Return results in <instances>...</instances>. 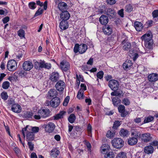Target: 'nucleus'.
Wrapping results in <instances>:
<instances>
[{
	"label": "nucleus",
	"mask_w": 158,
	"mask_h": 158,
	"mask_svg": "<svg viewBox=\"0 0 158 158\" xmlns=\"http://www.w3.org/2000/svg\"><path fill=\"white\" fill-rule=\"evenodd\" d=\"M152 37V33L150 32L143 35L141 38L142 41H144L145 47L149 49H151L152 48L153 41Z\"/></svg>",
	"instance_id": "1"
},
{
	"label": "nucleus",
	"mask_w": 158,
	"mask_h": 158,
	"mask_svg": "<svg viewBox=\"0 0 158 158\" xmlns=\"http://www.w3.org/2000/svg\"><path fill=\"white\" fill-rule=\"evenodd\" d=\"M111 144L114 148L117 149H120L123 146L124 141L121 138H116L112 140Z\"/></svg>",
	"instance_id": "2"
},
{
	"label": "nucleus",
	"mask_w": 158,
	"mask_h": 158,
	"mask_svg": "<svg viewBox=\"0 0 158 158\" xmlns=\"http://www.w3.org/2000/svg\"><path fill=\"white\" fill-rule=\"evenodd\" d=\"M17 68V63L15 60H11L8 61L7 65V68L9 71H13L15 70Z\"/></svg>",
	"instance_id": "3"
},
{
	"label": "nucleus",
	"mask_w": 158,
	"mask_h": 158,
	"mask_svg": "<svg viewBox=\"0 0 158 158\" xmlns=\"http://www.w3.org/2000/svg\"><path fill=\"white\" fill-rule=\"evenodd\" d=\"M108 86L112 90H117L119 86L118 82L115 80H111L109 81Z\"/></svg>",
	"instance_id": "4"
},
{
	"label": "nucleus",
	"mask_w": 158,
	"mask_h": 158,
	"mask_svg": "<svg viewBox=\"0 0 158 158\" xmlns=\"http://www.w3.org/2000/svg\"><path fill=\"white\" fill-rule=\"evenodd\" d=\"M121 45L124 51H129L131 47V44L129 42L127 38L122 41Z\"/></svg>",
	"instance_id": "5"
},
{
	"label": "nucleus",
	"mask_w": 158,
	"mask_h": 158,
	"mask_svg": "<svg viewBox=\"0 0 158 158\" xmlns=\"http://www.w3.org/2000/svg\"><path fill=\"white\" fill-rule=\"evenodd\" d=\"M60 67L62 70L66 72L70 69V65L66 60H63L60 63Z\"/></svg>",
	"instance_id": "6"
},
{
	"label": "nucleus",
	"mask_w": 158,
	"mask_h": 158,
	"mask_svg": "<svg viewBox=\"0 0 158 158\" xmlns=\"http://www.w3.org/2000/svg\"><path fill=\"white\" fill-rule=\"evenodd\" d=\"M50 114V110L48 109H40L38 111V114H40V115L43 118H46L48 117Z\"/></svg>",
	"instance_id": "7"
},
{
	"label": "nucleus",
	"mask_w": 158,
	"mask_h": 158,
	"mask_svg": "<svg viewBox=\"0 0 158 158\" xmlns=\"http://www.w3.org/2000/svg\"><path fill=\"white\" fill-rule=\"evenodd\" d=\"M55 127V126L54 123L50 122L45 125V130L46 132L51 133L54 130Z\"/></svg>",
	"instance_id": "8"
},
{
	"label": "nucleus",
	"mask_w": 158,
	"mask_h": 158,
	"mask_svg": "<svg viewBox=\"0 0 158 158\" xmlns=\"http://www.w3.org/2000/svg\"><path fill=\"white\" fill-rule=\"evenodd\" d=\"M66 86L65 83L63 81L60 80L58 81L55 85L56 89L59 91H63Z\"/></svg>",
	"instance_id": "9"
},
{
	"label": "nucleus",
	"mask_w": 158,
	"mask_h": 158,
	"mask_svg": "<svg viewBox=\"0 0 158 158\" xmlns=\"http://www.w3.org/2000/svg\"><path fill=\"white\" fill-rule=\"evenodd\" d=\"M59 78V73L57 72H53L50 74L49 79L52 82H56Z\"/></svg>",
	"instance_id": "10"
},
{
	"label": "nucleus",
	"mask_w": 158,
	"mask_h": 158,
	"mask_svg": "<svg viewBox=\"0 0 158 158\" xmlns=\"http://www.w3.org/2000/svg\"><path fill=\"white\" fill-rule=\"evenodd\" d=\"M23 67L25 70L29 71L33 68V65L31 62L26 61L23 63Z\"/></svg>",
	"instance_id": "11"
},
{
	"label": "nucleus",
	"mask_w": 158,
	"mask_h": 158,
	"mask_svg": "<svg viewBox=\"0 0 158 158\" xmlns=\"http://www.w3.org/2000/svg\"><path fill=\"white\" fill-rule=\"evenodd\" d=\"M51 100V106L53 108L57 107L60 103V99L58 97L52 98Z\"/></svg>",
	"instance_id": "12"
},
{
	"label": "nucleus",
	"mask_w": 158,
	"mask_h": 158,
	"mask_svg": "<svg viewBox=\"0 0 158 158\" xmlns=\"http://www.w3.org/2000/svg\"><path fill=\"white\" fill-rule=\"evenodd\" d=\"M26 140L27 141H32L35 139L34 134L31 131H27L26 132Z\"/></svg>",
	"instance_id": "13"
},
{
	"label": "nucleus",
	"mask_w": 158,
	"mask_h": 158,
	"mask_svg": "<svg viewBox=\"0 0 158 158\" xmlns=\"http://www.w3.org/2000/svg\"><path fill=\"white\" fill-rule=\"evenodd\" d=\"M142 140L144 142L147 143L150 141L152 139V137L151 134L148 133L142 134Z\"/></svg>",
	"instance_id": "14"
},
{
	"label": "nucleus",
	"mask_w": 158,
	"mask_h": 158,
	"mask_svg": "<svg viewBox=\"0 0 158 158\" xmlns=\"http://www.w3.org/2000/svg\"><path fill=\"white\" fill-rule=\"evenodd\" d=\"M118 111L121 113V116L122 117H125L127 114V113L125 110V106L122 105H119L118 108Z\"/></svg>",
	"instance_id": "15"
},
{
	"label": "nucleus",
	"mask_w": 158,
	"mask_h": 158,
	"mask_svg": "<svg viewBox=\"0 0 158 158\" xmlns=\"http://www.w3.org/2000/svg\"><path fill=\"white\" fill-rule=\"evenodd\" d=\"M102 30L104 34L108 35H110L112 32V28L108 25L104 26Z\"/></svg>",
	"instance_id": "16"
},
{
	"label": "nucleus",
	"mask_w": 158,
	"mask_h": 158,
	"mask_svg": "<svg viewBox=\"0 0 158 158\" xmlns=\"http://www.w3.org/2000/svg\"><path fill=\"white\" fill-rule=\"evenodd\" d=\"M21 109V106L17 104H13L12 105L11 110L14 112L18 113H20Z\"/></svg>",
	"instance_id": "17"
},
{
	"label": "nucleus",
	"mask_w": 158,
	"mask_h": 158,
	"mask_svg": "<svg viewBox=\"0 0 158 158\" xmlns=\"http://www.w3.org/2000/svg\"><path fill=\"white\" fill-rule=\"evenodd\" d=\"M57 95L56 90L54 89H50L48 92L47 95L48 97L50 98H55Z\"/></svg>",
	"instance_id": "18"
},
{
	"label": "nucleus",
	"mask_w": 158,
	"mask_h": 158,
	"mask_svg": "<svg viewBox=\"0 0 158 158\" xmlns=\"http://www.w3.org/2000/svg\"><path fill=\"white\" fill-rule=\"evenodd\" d=\"M106 15L110 19L115 17L116 13L114 10L111 8H108L106 12Z\"/></svg>",
	"instance_id": "19"
},
{
	"label": "nucleus",
	"mask_w": 158,
	"mask_h": 158,
	"mask_svg": "<svg viewBox=\"0 0 158 158\" xmlns=\"http://www.w3.org/2000/svg\"><path fill=\"white\" fill-rule=\"evenodd\" d=\"M68 6L67 4L63 2H61L59 3L58 5V7L60 10L62 12L66 10Z\"/></svg>",
	"instance_id": "20"
},
{
	"label": "nucleus",
	"mask_w": 158,
	"mask_h": 158,
	"mask_svg": "<svg viewBox=\"0 0 158 158\" xmlns=\"http://www.w3.org/2000/svg\"><path fill=\"white\" fill-rule=\"evenodd\" d=\"M134 25L136 30L138 31H140L143 29V26L141 22L135 21L134 22Z\"/></svg>",
	"instance_id": "21"
},
{
	"label": "nucleus",
	"mask_w": 158,
	"mask_h": 158,
	"mask_svg": "<svg viewBox=\"0 0 158 158\" xmlns=\"http://www.w3.org/2000/svg\"><path fill=\"white\" fill-rule=\"evenodd\" d=\"M70 17V15L68 11H65L62 12L60 15L61 18L63 20L66 21Z\"/></svg>",
	"instance_id": "22"
},
{
	"label": "nucleus",
	"mask_w": 158,
	"mask_h": 158,
	"mask_svg": "<svg viewBox=\"0 0 158 158\" xmlns=\"http://www.w3.org/2000/svg\"><path fill=\"white\" fill-rule=\"evenodd\" d=\"M133 65L132 61L129 60H127L123 64V67L125 70L130 68Z\"/></svg>",
	"instance_id": "23"
},
{
	"label": "nucleus",
	"mask_w": 158,
	"mask_h": 158,
	"mask_svg": "<svg viewBox=\"0 0 158 158\" xmlns=\"http://www.w3.org/2000/svg\"><path fill=\"white\" fill-rule=\"evenodd\" d=\"M99 21L101 24L106 25L108 23L109 19L107 16L102 15L99 18Z\"/></svg>",
	"instance_id": "24"
},
{
	"label": "nucleus",
	"mask_w": 158,
	"mask_h": 158,
	"mask_svg": "<svg viewBox=\"0 0 158 158\" xmlns=\"http://www.w3.org/2000/svg\"><path fill=\"white\" fill-rule=\"evenodd\" d=\"M148 80L151 82L155 81L158 79L157 74L156 73L150 74L148 75Z\"/></svg>",
	"instance_id": "25"
},
{
	"label": "nucleus",
	"mask_w": 158,
	"mask_h": 158,
	"mask_svg": "<svg viewBox=\"0 0 158 158\" xmlns=\"http://www.w3.org/2000/svg\"><path fill=\"white\" fill-rule=\"evenodd\" d=\"M87 49V46L85 44H79V53L82 54L85 52Z\"/></svg>",
	"instance_id": "26"
},
{
	"label": "nucleus",
	"mask_w": 158,
	"mask_h": 158,
	"mask_svg": "<svg viewBox=\"0 0 158 158\" xmlns=\"http://www.w3.org/2000/svg\"><path fill=\"white\" fill-rule=\"evenodd\" d=\"M50 64L46 63L44 61H40V69L42 68H45L47 69H50L51 68Z\"/></svg>",
	"instance_id": "27"
},
{
	"label": "nucleus",
	"mask_w": 158,
	"mask_h": 158,
	"mask_svg": "<svg viewBox=\"0 0 158 158\" xmlns=\"http://www.w3.org/2000/svg\"><path fill=\"white\" fill-rule=\"evenodd\" d=\"M69 27L68 22L67 21H62L60 24V27L62 30H65L67 29Z\"/></svg>",
	"instance_id": "28"
},
{
	"label": "nucleus",
	"mask_w": 158,
	"mask_h": 158,
	"mask_svg": "<svg viewBox=\"0 0 158 158\" xmlns=\"http://www.w3.org/2000/svg\"><path fill=\"white\" fill-rule=\"evenodd\" d=\"M154 150V148L152 146L150 145L145 147L144 149V152L147 154L152 153Z\"/></svg>",
	"instance_id": "29"
},
{
	"label": "nucleus",
	"mask_w": 158,
	"mask_h": 158,
	"mask_svg": "<svg viewBox=\"0 0 158 158\" xmlns=\"http://www.w3.org/2000/svg\"><path fill=\"white\" fill-rule=\"evenodd\" d=\"M138 142V139L136 137H132L129 138L128 140V143L130 145H135Z\"/></svg>",
	"instance_id": "30"
},
{
	"label": "nucleus",
	"mask_w": 158,
	"mask_h": 158,
	"mask_svg": "<svg viewBox=\"0 0 158 158\" xmlns=\"http://www.w3.org/2000/svg\"><path fill=\"white\" fill-rule=\"evenodd\" d=\"M101 148V153L104 154L106 151L110 149V146L108 144L105 143L102 145Z\"/></svg>",
	"instance_id": "31"
},
{
	"label": "nucleus",
	"mask_w": 158,
	"mask_h": 158,
	"mask_svg": "<svg viewBox=\"0 0 158 158\" xmlns=\"http://www.w3.org/2000/svg\"><path fill=\"white\" fill-rule=\"evenodd\" d=\"M112 102L114 105L117 106L118 104L121 103V101L120 99L118 97H115L111 98Z\"/></svg>",
	"instance_id": "32"
},
{
	"label": "nucleus",
	"mask_w": 158,
	"mask_h": 158,
	"mask_svg": "<svg viewBox=\"0 0 158 158\" xmlns=\"http://www.w3.org/2000/svg\"><path fill=\"white\" fill-rule=\"evenodd\" d=\"M36 4L40 6H44V10H46L47 9V1H46L44 3H43V2H41L40 0H37L36 1Z\"/></svg>",
	"instance_id": "33"
},
{
	"label": "nucleus",
	"mask_w": 158,
	"mask_h": 158,
	"mask_svg": "<svg viewBox=\"0 0 158 158\" xmlns=\"http://www.w3.org/2000/svg\"><path fill=\"white\" fill-rule=\"evenodd\" d=\"M65 113V112L64 111H60V113L54 116L55 120H58L63 117V116Z\"/></svg>",
	"instance_id": "34"
},
{
	"label": "nucleus",
	"mask_w": 158,
	"mask_h": 158,
	"mask_svg": "<svg viewBox=\"0 0 158 158\" xmlns=\"http://www.w3.org/2000/svg\"><path fill=\"white\" fill-rule=\"evenodd\" d=\"M128 131L126 129H122L119 132V134L121 136H127L128 134Z\"/></svg>",
	"instance_id": "35"
},
{
	"label": "nucleus",
	"mask_w": 158,
	"mask_h": 158,
	"mask_svg": "<svg viewBox=\"0 0 158 158\" xmlns=\"http://www.w3.org/2000/svg\"><path fill=\"white\" fill-rule=\"evenodd\" d=\"M154 117L151 116H149L148 117H146L144 118V119L143 123L142 124L150 122L153 121L154 119Z\"/></svg>",
	"instance_id": "36"
},
{
	"label": "nucleus",
	"mask_w": 158,
	"mask_h": 158,
	"mask_svg": "<svg viewBox=\"0 0 158 158\" xmlns=\"http://www.w3.org/2000/svg\"><path fill=\"white\" fill-rule=\"evenodd\" d=\"M153 20L157 21L158 19V10H155L152 13Z\"/></svg>",
	"instance_id": "37"
},
{
	"label": "nucleus",
	"mask_w": 158,
	"mask_h": 158,
	"mask_svg": "<svg viewBox=\"0 0 158 158\" xmlns=\"http://www.w3.org/2000/svg\"><path fill=\"white\" fill-rule=\"evenodd\" d=\"M76 119V116L73 114H71L68 118V121L71 123H74Z\"/></svg>",
	"instance_id": "38"
},
{
	"label": "nucleus",
	"mask_w": 158,
	"mask_h": 158,
	"mask_svg": "<svg viewBox=\"0 0 158 158\" xmlns=\"http://www.w3.org/2000/svg\"><path fill=\"white\" fill-rule=\"evenodd\" d=\"M115 155L113 152H110L104 155V158H114Z\"/></svg>",
	"instance_id": "39"
},
{
	"label": "nucleus",
	"mask_w": 158,
	"mask_h": 158,
	"mask_svg": "<svg viewBox=\"0 0 158 158\" xmlns=\"http://www.w3.org/2000/svg\"><path fill=\"white\" fill-rule=\"evenodd\" d=\"M33 113L31 112H26L23 114V117L26 118H32L33 116Z\"/></svg>",
	"instance_id": "40"
},
{
	"label": "nucleus",
	"mask_w": 158,
	"mask_h": 158,
	"mask_svg": "<svg viewBox=\"0 0 158 158\" xmlns=\"http://www.w3.org/2000/svg\"><path fill=\"white\" fill-rule=\"evenodd\" d=\"M84 91L80 89L77 95V97L79 99H82L84 97Z\"/></svg>",
	"instance_id": "41"
},
{
	"label": "nucleus",
	"mask_w": 158,
	"mask_h": 158,
	"mask_svg": "<svg viewBox=\"0 0 158 158\" xmlns=\"http://www.w3.org/2000/svg\"><path fill=\"white\" fill-rule=\"evenodd\" d=\"M116 158H127L126 153L124 152H121L118 154Z\"/></svg>",
	"instance_id": "42"
},
{
	"label": "nucleus",
	"mask_w": 158,
	"mask_h": 158,
	"mask_svg": "<svg viewBox=\"0 0 158 158\" xmlns=\"http://www.w3.org/2000/svg\"><path fill=\"white\" fill-rule=\"evenodd\" d=\"M115 135V133L114 131L112 132L111 131H107L106 136L107 138H111L113 137Z\"/></svg>",
	"instance_id": "43"
},
{
	"label": "nucleus",
	"mask_w": 158,
	"mask_h": 158,
	"mask_svg": "<svg viewBox=\"0 0 158 158\" xmlns=\"http://www.w3.org/2000/svg\"><path fill=\"white\" fill-rule=\"evenodd\" d=\"M133 7L131 4L127 5L125 7V11L128 13L131 12L133 10Z\"/></svg>",
	"instance_id": "44"
},
{
	"label": "nucleus",
	"mask_w": 158,
	"mask_h": 158,
	"mask_svg": "<svg viewBox=\"0 0 158 158\" xmlns=\"http://www.w3.org/2000/svg\"><path fill=\"white\" fill-rule=\"evenodd\" d=\"M28 6L30 9L34 10L36 7V3L34 2H31L28 4Z\"/></svg>",
	"instance_id": "45"
},
{
	"label": "nucleus",
	"mask_w": 158,
	"mask_h": 158,
	"mask_svg": "<svg viewBox=\"0 0 158 158\" xmlns=\"http://www.w3.org/2000/svg\"><path fill=\"white\" fill-rule=\"evenodd\" d=\"M1 97L4 100H6L8 98V95L6 92H3L1 94Z\"/></svg>",
	"instance_id": "46"
},
{
	"label": "nucleus",
	"mask_w": 158,
	"mask_h": 158,
	"mask_svg": "<svg viewBox=\"0 0 158 158\" xmlns=\"http://www.w3.org/2000/svg\"><path fill=\"white\" fill-rule=\"evenodd\" d=\"M18 35L20 37H24L25 31L22 29H20L18 31Z\"/></svg>",
	"instance_id": "47"
},
{
	"label": "nucleus",
	"mask_w": 158,
	"mask_h": 158,
	"mask_svg": "<svg viewBox=\"0 0 158 158\" xmlns=\"http://www.w3.org/2000/svg\"><path fill=\"white\" fill-rule=\"evenodd\" d=\"M10 86V83L8 81L4 82L2 84V87L4 89H7Z\"/></svg>",
	"instance_id": "48"
},
{
	"label": "nucleus",
	"mask_w": 158,
	"mask_h": 158,
	"mask_svg": "<svg viewBox=\"0 0 158 158\" xmlns=\"http://www.w3.org/2000/svg\"><path fill=\"white\" fill-rule=\"evenodd\" d=\"M16 74L21 77H24L25 76L26 72L23 71H19L16 72Z\"/></svg>",
	"instance_id": "49"
},
{
	"label": "nucleus",
	"mask_w": 158,
	"mask_h": 158,
	"mask_svg": "<svg viewBox=\"0 0 158 158\" xmlns=\"http://www.w3.org/2000/svg\"><path fill=\"white\" fill-rule=\"evenodd\" d=\"M44 10L43 9H41L40 8H39L37 10L36 12L35 15L34 17H36L39 15H40L42 14Z\"/></svg>",
	"instance_id": "50"
},
{
	"label": "nucleus",
	"mask_w": 158,
	"mask_h": 158,
	"mask_svg": "<svg viewBox=\"0 0 158 158\" xmlns=\"http://www.w3.org/2000/svg\"><path fill=\"white\" fill-rule=\"evenodd\" d=\"M120 122L118 121H116L114 122L113 127V129H116L120 125Z\"/></svg>",
	"instance_id": "51"
},
{
	"label": "nucleus",
	"mask_w": 158,
	"mask_h": 158,
	"mask_svg": "<svg viewBox=\"0 0 158 158\" xmlns=\"http://www.w3.org/2000/svg\"><path fill=\"white\" fill-rule=\"evenodd\" d=\"M122 103L126 106L129 105L130 103L129 100L127 98H124L122 100Z\"/></svg>",
	"instance_id": "52"
},
{
	"label": "nucleus",
	"mask_w": 158,
	"mask_h": 158,
	"mask_svg": "<svg viewBox=\"0 0 158 158\" xmlns=\"http://www.w3.org/2000/svg\"><path fill=\"white\" fill-rule=\"evenodd\" d=\"M104 73L102 71H101L98 72L97 74V77L100 79H102Z\"/></svg>",
	"instance_id": "53"
},
{
	"label": "nucleus",
	"mask_w": 158,
	"mask_h": 158,
	"mask_svg": "<svg viewBox=\"0 0 158 158\" xmlns=\"http://www.w3.org/2000/svg\"><path fill=\"white\" fill-rule=\"evenodd\" d=\"M79 44H75L73 48L74 52L75 53H77L78 52H79Z\"/></svg>",
	"instance_id": "54"
},
{
	"label": "nucleus",
	"mask_w": 158,
	"mask_h": 158,
	"mask_svg": "<svg viewBox=\"0 0 158 158\" xmlns=\"http://www.w3.org/2000/svg\"><path fill=\"white\" fill-rule=\"evenodd\" d=\"M28 143L27 144L28 145L29 148L30 149V150L32 151L34 149V144L31 141H27Z\"/></svg>",
	"instance_id": "55"
},
{
	"label": "nucleus",
	"mask_w": 158,
	"mask_h": 158,
	"mask_svg": "<svg viewBox=\"0 0 158 158\" xmlns=\"http://www.w3.org/2000/svg\"><path fill=\"white\" fill-rule=\"evenodd\" d=\"M31 131H32V132H33L34 134L35 133H36L38 132L39 130V128L38 127H31Z\"/></svg>",
	"instance_id": "56"
},
{
	"label": "nucleus",
	"mask_w": 158,
	"mask_h": 158,
	"mask_svg": "<svg viewBox=\"0 0 158 158\" xmlns=\"http://www.w3.org/2000/svg\"><path fill=\"white\" fill-rule=\"evenodd\" d=\"M69 96H67L64 100V102L63 103V105L64 106H67L68 104V103L69 101Z\"/></svg>",
	"instance_id": "57"
},
{
	"label": "nucleus",
	"mask_w": 158,
	"mask_h": 158,
	"mask_svg": "<svg viewBox=\"0 0 158 158\" xmlns=\"http://www.w3.org/2000/svg\"><path fill=\"white\" fill-rule=\"evenodd\" d=\"M131 135H134V136L137 138V137H140L141 134L139 131H135V132L132 133Z\"/></svg>",
	"instance_id": "58"
},
{
	"label": "nucleus",
	"mask_w": 158,
	"mask_h": 158,
	"mask_svg": "<svg viewBox=\"0 0 158 158\" xmlns=\"http://www.w3.org/2000/svg\"><path fill=\"white\" fill-rule=\"evenodd\" d=\"M87 129L88 132L89 136H90V135L91 134L92 127L91 125L90 124H89L88 125Z\"/></svg>",
	"instance_id": "59"
},
{
	"label": "nucleus",
	"mask_w": 158,
	"mask_h": 158,
	"mask_svg": "<svg viewBox=\"0 0 158 158\" xmlns=\"http://www.w3.org/2000/svg\"><path fill=\"white\" fill-rule=\"evenodd\" d=\"M40 62H38L37 61L35 62L34 63V66L35 69H40Z\"/></svg>",
	"instance_id": "60"
},
{
	"label": "nucleus",
	"mask_w": 158,
	"mask_h": 158,
	"mask_svg": "<svg viewBox=\"0 0 158 158\" xmlns=\"http://www.w3.org/2000/svg\"><path fill=\"white\" fill-rule=\"evenodd\" d=\"M29 127V126H27L23 128L22 130V133L23 135L24 138H25V134L24 131H26L27 132V131H27V128Z\"/></svg>",
	"instance_id": "61"
},
{
	"label": "nucleus",
	"mask_w": 158,
	"mask_h": 158,
	"mask_svg": "<svg viewBox=\"0 0 158 158\" xmlns=\"http://www.w3.org/2000/svg\"><path fill=\"white\" fill-rule=\"evenodd\" d=\"M123 10V9H122L118 11V15L121 17H124Z\"/></svg>",
	"instance_id": "62"
},
{
	"label": "nucleus",
	"mask_w": 158,
	"mask_h": 158,
	"mask_svg": "<svg viewBox=\"0 0 158 158\" xmlns=\"http://www.w3.org/2000/svg\"><path fill=\"white\" fill-rule=\"evenodd\" d=\"M151 146H155L158 145V142L156 140H154L150 143Z\"/></svg>",
	"instance_id": "63"
},
{
	"label": "nucleus",
	"mask_w": 158,
	"mask_h": 158,
	"mask_svg": "<svg viewBox=\"0 0 158 158\" xmlns=\"http://www.w3.org/2000/svg\"><path fill=\"white\" fill-rule=\"evenodd\" d=\"M141 118H136L133 120V121L136 123H138L141 122Z\"/></svg>",
	"instance_id": "64"
}]
</instances>
